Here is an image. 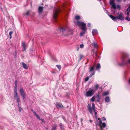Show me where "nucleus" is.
I'll return each instance as SVG.
<instances>
[{
	"instance_id": "6",
	"label": "nucleus",
	"mask_w": 130,
	"mask_h": 130,
	"mask_svg": "<svg viewBox=\"0 0 130 130\" xmlns=\"http://www.w3.org/2000/svg\"><path fill=\"white\" fill-rule=\"evenodd\" d=\"M60 11L57 8L56 10L54 12L53 15V18L54 19L55 21H56L57 19L58 14Z\"/></svg>"
},
{
	"instance_id": "12",
	"label": "nucleus",
	"mask_w": 130,
	"mask_h": 130,
	"mask_svg": "<svg viewBox=\"0 0 130 130\" xmlns=\"http://www.w3.org/2000/svg\"><path fill=\"white\" fill-rule=\"evenodd\" d=\"M43 7L41 6H40L38 8L39 12V13H41L43 10Z\"/></svg>"
},
{
	"instance_id": "40",
	"label": "nucleus",
	"mask_w": 130,
	"mask_h": 130,
	"mask_svg": "<svg viewBox=\"0 0 130 130\" xmlns=\"http://www.w3.org/2000/svg\"><path fill=\"white\" fill-rule=\"evenodd\" d=\"M94 74V73H92V74H91L90 75H89V77H92V75H93Z\"/></svg>"
},
{
	"instance_id": "25",
	"label": "nucleus",
	"mask_w": 130,
	"mask_h": 130,
	"mask_svg": "<svg viewBox=\"0 0 130 130\" xmlns=\"http://www.w3.org/2000/svg\"><path fill=\"white\" fill-rule=\"evenodd\" d=\"M56 66L57 68L59 69V71L61 69V66L60 65H56Z\"/></svg>"
},
{
	"instance_id": "26",
	"label": "nucleus",
	"mask_w": 130,
	"mask_h": 130,
	"mask_svg": "<svg viewBox=\"0 0 130 130\" xmlns=\"http://www.w3.org/2000/svg\"><path fill=\"white\" fill-rule=\"evenodd\" d=\"M57 126L55 125L53 127L52 129V130H56V129Z\"/></svg>"
},
{
	"instance_id": "22",
	"label": "nucleus",
	"mask_w": 130,
	"mask_h": 130,
	"mask_svg": "<svg viewBox=\"0 0 130 130\" xmlns=\"http://www.w3.org/2000/svg\"><path fill=\"white\" fill-rule=\"evenodd\" d=\"M100 68V64L99 63H98L96 67V69H99Z\"/></svg>"
},
{
	"instance_id": "42",
	"label": "nucleus",
	"mask_w": 130,
	"mask_h": 130,
	"mask_svg": "<svg viewBox=\"0 0 130 130\" xmlns=\"http://www.w3.org/2000/svg\"><path fill=\"white\" fill-rule=\"evenodd\" d=\"M103 121H105L106 120V119L104 117H103Z\"/></svg>"
},
{
	"instance_id": "23",
	"label": "nucleus",
	"mask_w": 130,
	"mask_h": 130,
	"mask_svg": "<svg viewBox=\"0 0 130 130\" xmlns=\"http://www.w3.org/2000/svg\"><path fill=\"white\" fill-rule=\"evenodd\" d=\"M60 126L62 130H63V129L64 128V126L63 125V124L61 123L60 124Z\"/></svg>"
},
{
	"instance_id": "50",
	"label": "nucleus",
	"mask_w": 130,
	"mask_h": 130,
	"mask_svg": "<svg viewBox=\"0 0 130 130\" xmlns=\"http://www.w3.org/2000/svg\"><path fill=\"white\" fill-rule=\"evenodd\" d=\"M129 83L130 84V78L129 79Z\"/></svg>"
},
{
	"instance_id": "29",
	"label": "nucleus",
	"mask_w": 130,
	"mask_h": 130,
	"mask_svg": "<svg viewBox=\"0 0 130 130\" xmlns=\"http://www.w3.org/2000/svg\"><path fill=\"white\" fill-rule=\"evenodd\" d=\"M36 117H37V118L39 120L40 119V117L39 116V115L37 114L36 115Z\"/></svg>"
},
{
	"instance_id": "46",
	"label": "nucleus",
	"mask_w": 130,
	"mask_h": 130,
	"mask_svg": "<svg viewBox=\"0 0 130 130\" xmlns=\"http://www.w3.org/2000/svg\"><path fill=\"white\" fill-rule=\"evenodd\" d=\"M123 64H126L125 62H124V61L123 60Z\"/></svg>"
},
{
	"instance_id": "27",
	"label": "nucleus",
	"mask_w": 130,
	"mask_h": 130,
	"mask_svg": "<svg viewBox=\"0 0 130 130\" xmlns=\"http://www.w3.org/2000/svg\"><path fill=\"white\" fill-rule=\"evenodd\" d=\"M94 67H92L90 69V72L92 71H94Z\"/></svg>"
},
{
	"instance_id": "7",
	"label": "nucleus",
	"mask_w": 130,
	"mask_h": 130,
	"mask_svg": "<svg viewBox=\"0 0 130 130\" xmlns=\"http://www.w3.org/2000/svg\"><path fill=\"white\" fill-rule=\"evenodd\" d=\"M20 91L21 96L23 97V99L24 100L25 98V93L23 89L22 88H21Z\"/></svg>"
},
{
	"instance_id": "38",
	"label": "nucleus",
	"mask_w": 130,
	"mask_h": 130,
	"mask_svg": "<svg viewBox=\"0 0 130 130\" xmlns=\"http://www.w3.org/2000/svg\"><path fill=\"white\" fill-rule=\"evenodd\" d=\"M13 33V32L12 31H11L9 33V36H11V35Z\"/></svg>"
},
{
	"instance_id": "24",
	"label": "nucleus",
	"mask_w": 130,
	"mask_h": 130,
	"mask_svg": "<svg viewBox=\"0 0 130 130\" xmlns=\"http://www.w3.org/2000/svg\"><path fill=\"white\" fill-rule=\"evenodd\" d=\"M56 106L58 108L61 107V105L58 103L56 104Z\"/></svg>"
},
{
	"instance_id": "14",
	"label": "nucleus",
	"mask_w": 130,
	"mask_h": 130,
	"mask_svg": "<svg viewBox=\"0 0 130 130\" xmlns=\"http://www.w3.org/2000/svg\"><path fill=\"white\" fill-rule=\"evenodd\" d=\"M16 98L17 102L18 104V105L19 107V103L20 101V99L19 96L16 97Z\"/></svg>"
},
{
	"instance_id": "21",
	"label": "nucleus",
	"mask_w": 130,
	"mask_h": 130,
	"mask_svg": "<svg viewBox=\"0 0 130 130\" xmlns=\"http://www.w3.org/2000/svg\"><path fill=\"white\" fill-rule=\"evenodd\" d=\"M96 97L98 98V99L97 100V101L98 102H99V100L100 99V95L99 94H98L97 95Z\"/></svg>"
},
{
	"instance_id": "44",
	"label": "nucleus",
	"mask_w": 130,
	"mask_h": 130,
	"mask_svg": "<svg viewBox=\"0 0 130 130\" xmlns=\"http://www.w3.org/2000/svg\"><path fill=\"white\" fill-rule=\"evenodd\" d=\"M127 63H130V59L128 60Z\"/></svg>"
},
{
	"instance_id": "8",
	"label": "nucleus",
	"mask_w": 130,
	"mask_h": 130,
	"mask_svg": "<svg viewBox=\"0 0 130 130\" xmlns=\"http://www.w3.org/2000/svg\"><path fill=\"white\" fill-rule=\"evenodd\" d=\"M87 107L88 110L92 114L93 111L94 110H93L92 109V108L91 107V104H88Z\"/></svg>"
},
{
	"instance_id": "4",
	"label": "nucleus",
	"mask_w": 130,
	"mask_h": 130,
	"mask_svg": "<svg viewBox=\"0 0 130 130\" xmlns=\"http://www.w3.org/2000/svg\"><path fill=\"white\" fill-rule=\"evenodd\" d=\"M95 93L94 90L90 89L86 93V96L87 97H90L93 95Z\"/></svg>"
},
{
	"instance_id": "33",
	"label": "nucleus",
	"mask_w": 130,
	"mask_h": 130,
	"mask_svg": "<svg viewBox=\"0 0 130 130\" xmlns=\"http://www.w3.org/2000/svg\"><path fill=\"white\" fill-rule=\"evenodd\" d=\"M93 44L94 47H97V44L96 43H94Z\"/></svg>"
},
{
	"instance_id": "43",
	"label": "nucleus",
	"mask_w": 130,
	"mask_h": 130,
	"mask_svg": "<svg viewBox=\"0 0 130 130\" xmlns=\"http://www.w3.org/2000/svg\"><path fill=\"white\" fill-rule=\"evenodd\" d=\"M90 25H91V24L90 23H88V26H89V27H90Z\"/></svg>"
},
{
	"instance_id": "1",
	"label": "nucleus",
	"mask_w": 130,
	"mask_h": 130,
	"mask_svg": "<svg viewBox=\"0 0 130 130\" xmlns=\"http://www.w3.org/2000/svg\"><path fill=\"white\" fill-rule=\"evenodd\" d=\"M109 16L113 21H116L117 19L122 21L124 19L123 14L122 12H120L119 15L116 17L111 15H109Z\"/></svg>"
},
{
	"instance_id": "32",
	"label": "nucleus",
	"mask_w": 130,
	"mask_h": 130,
	"mask_svg": "<svg viewBox=\"0 0 130 130\" xmlns=\"http://www.w3.org/2000/svg\"><path fill=\"white\" fill-rule=\"evenodd\" d=\"M129 10V11L130 12V5L128 7L126 11Z\"/></svg>"
},
{
	"instance_id": "11",
	"label": "nucleus",
	"mask_w": 130,
	"mask_h": 130,
	"mask_svg": "<svg viewBox=\"0 0 130 130\" xmlns=\"http://www.w3.org/2000/svg\"><path fill=\"white\" fill-rule=\"evenodd\" d=\"M22 65L23 67V68L26 69H28V67L27 65L25 64L24 62L22 63Z\"/></svg>"
},
{
	"instance_id": "47",
	"label": "nucleus",
	"mask_w": 130,
	"mask_h": 130,
	"mask_svg": "<svg viewBox=\"0 0 130 130\" xmlns=\"http://www.w3.org/2000/svg\"><path fill=\"white\" fill-rule=\"evenodd\" d=\"M117 0V1L119 2H120L121 1V0Z\"/></svg>"
},
{
	"instance_id": "51",
	"label": "nucleus",
	"mask_w": 130,
	"mask_h": 130,
	"mask_svg": "<svg viewBox=\"0 0 130 130\" xmlns=\"http://www.w3.org/2000/svg\"><path fill=\"white\" fill-rule=\"evenodd\" d=\"M92 121H90V122L91 123L92 122Z\"/></svg>"
},
{
	"instance_id": "9",
	"label": "nucleus",
	"mask_w": 130,
	"mask_h": 130,
	"mask_svg": "<svg viewBox=\"0 0 130 130\" xmlns=\"http://www.w3.org/2000/svg\"><path fill=\"white\" fill-rule=\"evenodd\" d=\"M27 45L25 44L24 42H23L22 44V47L23 48L22 50L23 51H25Z\"/></svg>"
},
{
	"instance_id": "36",
	"label": "nucleus",
	"mask_w": 130,
	"mask_h": 130,
	"mask_svg": "<svg viewBox=\"0 0 130 130\" xmlns=\"http://www.w3.org/2000/svg\"><path fill=\"white\" fill-rule=\"evenodd\" d=\"M31 110L34 115L36 116L37 114L32 109H31Z\"/></svg>"
},
{
	"instance_id": "19",
	"label": "nucleus",
	"mask_w": 130,
	"mask_h": 130,
	"mask_svg": "<svg viewBox=\"0 0 130 130\" xmlns=\"http://www.w3.org/2000/svg\"><path fill=\"white\" fill-rule=\"evenodd\" d=\"M92 106L93 110H95V106L94 103H92Z\"/></svg>"
},
{
	"instance_id": "18",
	"label": "nucleus",
	"mask_w": 130,
	"mask_h": 130,
	"mask_svg": "<svg viewBox=\"0 0 130 130\" xmlns=\"http://www.w3.org/2000/svg\"><path fill=\"white\" fill-rule=\"evenodd\" d=\"M95 99V97L94 96L90 100L92 102H94Z\"/></svg>"
},
{
	"instance_id": "37",
	"label": "nucleus",
	"mask_w": 130,
	"mask_h": 130,
	"mask_svg": "<svg viewBox=\"0 0 130 130\" xmlns=\"http://www.w3.org/2000/svg\"><path fill=\"white\" fill-rule=\"evenodd\" d=\"M84 45L83 44H81L80 45V47L82 48L84 47Z\"/></svg>"
},
{
	"instance_id": "28",
	"label": "nucleus",
	"mask_w": 130,
	"mask_h": 130,
	"mask_svg": "<svg viewBox=\"0 0 130 130\" xmlns=\"http://www.w3.org/2000/svg\"><path fill=\"white\" fill-rule=\"evenodd\" d=\"M99 85L98 84H97L95 86V88L96 89H98L99 87Z\"/></svg>"
},
{
	"instance_id": "31",
	"label": "nucleus",
	"mask_w": 130,
	"mask_h": 130,
	"mask_svg": "<svg viewBox=\"0 0 130 130\" xmlns=\"http://www.w3.org/2000/svg\"><path fill=\"white\" fill-rule=\"evenodd\" d=\"M125 19L126 20H127L129 21H130V18H129V17H127Z\"/></svg>"
},
{
	"instance_id": "16",
	"label": "nucleus",
	"mask_w": 130,
	"mask_h": 130,
	"mask_svg": "<svg viewBox=\"0 0 130 130\" xmlns=\"http://www.w3.org/2000/svg\"><path fill=\"white\" fill-rule=\"evenodd\" d=\"M105 100L106 102H109L110 101L109 97L108 96L106 97L105 99Z\"/></svg>"
},
{
	"instance_id": "52",
	"label": "nucleus",
	"mask_w": 130,
	"mask_h": 130,
	"mask_svg": "<svg viewBox=\"0 0 130 130\" xmlns=\"http://www.w3.org/2000/svg\"><path fill=\"white\" fill-rule=\"evenodd\" d=\"M115 11H114V13H115Z\"/></svg>"
},
{
	"instance_id": "45",
	"label": "nucleus",
	"mask_w": 130,
	"mask_h": 130,
	"mask_svg": "<svg viewBox=\"0 0 130 130\" xmlns=\"http://www.w3.org/2000/svg\"><path fill=\"white\" fill-rule=\"evenodd\" d=\"M40 120H41L42 122H44V120H43V119H40Z\"/></svg>"
},
{
	"instance_id": "3",
	"label": "nucleus",
	"mask_w": 130,
	"mask_h": 130,
	"mask_svg": "<svg viewBox=\"0 0 130 130\" xmlns=\"http://www.w3.org/2000/svg\"><path fill=\"white\" fill-rule=\"evenodd\" d=\"M110 4L111 5L112 8L115 9L117 8V9H120V6L119 5H117L116 6V4L114 2V0H111L110 1Z\"/></svg>"
},
{
	"instance_id": "30",
	"label": "nucleus",
	"mask_w": 130,
	"mask_h": 130,
	"mask_svg": "<svg viewBox=\"0 0 130 130\" xmlns=\"http://www.w3.org/2000/svg\"><path fill=\"white\" fill-rule=\"evenodd\" d=\"M89 79V77L88 76V77H87L86 78H85V81L86 82V81H87L88 79Z\"/></svg>"
},
{
	"instance_id": "13",
	"label": "nucleus",
	"mask_w": 130,
	"mask_h": 130,
	"mask_svg": "<svg viewBox=\"0 0 130 130\" xmlns=\"http://www.w3.org/2000/svg\"><path fill=\"white\" fill-rule=\"evenodd\" d=\"M92 33L93 36L96 35L98 33L97 30L96 29H93L92 31Z\"/></svg>"
},
{
	"instance_id": "49",
	"label": "nucleus",
	"mask_w": 130,
	"mask_h": 130,
	"mask_svg": "<svg viewBox=\"0 0 130 130\" xmlns=\"http://www.w3.org/2000/svg\"><path fill=\"white\" fill-rule=\"evenodd\" d=\"M10 36V39H11L12 38L11 36Z\"/></svg>"
},
{
	"instance_id": "2",
	"label": "nucleus",
	"mask_w": 130,
	"mask_h": 130,
	"mask_svg": "<svg viewBox=\"0 0 130 130\" xmlns=\"http://www.w3.org/2000/svg\"><path fill=\"white\" fill-rule=\"evenodd\" d=\"M77 25L79 26H82L81 29L84 30L83 32H81L80 34V36H82L85 34V31L86 30V24L83 22L78 21L77 22Z\"/></svg>"
},
{
	"instance_id": "15",
	"label": "nucleus",
	"mask_w": 130,
	"mask_h": 130,
	"mask_svg": "<svg viewBox=\"0 0 130 130\" xmlns=\"http://www.w3.org/2000/svg\"><path fill=\"white\" fill-rule=\"evenodd\" d=\"M17 82L16 80L15 82L14 89V90H17Z\"/></svg>"
},
{
	"instance_id": "34",
	"label": "nucleus",
	"mask_w": 130,
	"mask_h": 130,
	"mask_svg": "<svg viewBox=\"0 0 130 130\" xmlns=\"http://www.w3.org/2000/svg\"><path fill=\"white\" fill-rule=\"evenodd\" d=\"M30 13V11H28L26 13V15H28Z\"/></svg>"
},
{
	"instance_id": "17",
	"label": "nucleus",
	"mask_w": 130,
	"mask_h": 130,
	"mask_svg": "<svg viewBox=\"0 0 130 130\" xmlns=\"http://www.w3.org/2000/svg\"><path fill=\"white\" fill-rule=\"evenodd\" d=\"M109 94V92H108L106 91L104 92L103 94V96H106Z\"/></svg>"
},
{
	"instance_id": "41",
	"label": "nucleus",
	"mask_w": 130,
	"mask_h": 130,
	"mask_svg": "<svg viewBox=\"0 0 130 130\" xmlns=\"http://www.w3.org/2000/svg\"><path fill=\"white\" fill-rule=\"evenodd\" d=\"M127 15H129V12H130L129 11V10L128 11H127Z\"/></svg>"
},
{
	"instance_id": "5",
	"label": "nucleus",
	"mask_w": 130,
	"mask_h": 130,
	"mask_svg": "<svg viewBox=\"0 0 130 130\" xmlns=\"http://www.w3.org/2000/svg\"><path fill=\"white\" fill-rule=\"evenodd\" d=\"M95 118L97 119V122L99 120V125L100 126L101 128L102 127L104 128L105 127L106 125L105 123H102V121L101 119L99 118L98 119V117L96 116Z\"/></svg>"
},
{
	"instance_id": "48",
	"label": "nucleus",
	"mask_w": 130,
	"mask_h": 130,
	"mask_svg": "<svg viewBox=\"0 0 130 130\" xmlns=\"http://www.w3.org/2000/svg\"><path fill=\"white\" fill-rule=\"evenodd\" d=\"M96 114H97V112H95V116H96Z\"/></svg>"
},
{
	"instance_id": "39",
	"label": "nucleus",
	"mask_w": 130,
	"mask_h": 130,
	"mask_svg": "<svg viewBox=\"0 0 130 130\" xmlns=\"http://www.w3.org/2000/svg\"><path fill=\"white\" fill-rule=\"evenodd\" d=\"M80 58L81 59L83 57V56L82 55H80L79 56Z\"/></svg>"
},
{
	"instance_id": "10",
	"label": "nucleus",
	"mask_w": 130,
	"mask_h": 130,
	"mask_svg": "<svg viewBox=\"0 0 130 130\" xmlns=\"http://www.w3.org/2000/svg\"><path fill=\"white\" fill-rule=\"evenodd\" d=\"M14 95L15 99L16 97L18 96L17 90H14Z\"/></svg>"
},
{
	"instance_id": "20",
	"label": "nucleus",
	"mask_w": 130,
	"mask_h": 130,
	"mask_svg": "<svg viewBox=\"0 0 130 130\" xmlns=\"http://www.w3.org/2000/svg\"><path fill=\"white\" fill-rule=\"evenodd\" d=\"M80 17L79 16H78V15L76 16L75 17V19H76V20H79L80 19Z\"/></svg>"
},
{
	"instance_id": "35",
	"label": "nucleus",
	"mask_w": 130,
	"mask_h": 130,
	"mask_svg": "<svg viewBox=\"0 0 130 130\" xmlns=\"http://www.w3.org/2000/svg\"><path fill=\"white\" fill-rule=\"evenodd\" d=\"M31 110L34 115L36 116L37 114L32 109H31Z\"/></svg>"
}]
</instances>
